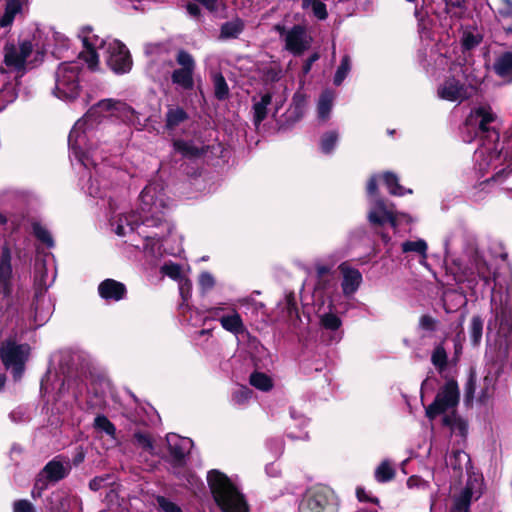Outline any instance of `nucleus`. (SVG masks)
<instances>
[{
    "label": "nucleus",
    "instance_id": "1",
    "mask_svg": "<svg viewBox=\"0 0 512 512\" xmlns=\"http://www.w3.org/2000/svg\"><path fill=\"white\" fill-rule=\"evenodd\" d=\"M136 114V111L124 102L104 99L92 106L72 127L68 137L70 158L72 161H78L85 168L94 167V174L91 175L87 187L92 197L106 196L108 190L119 185L127 176L121 169L104 162L97 163L99 159H103L102 152L98 151L96 129L98 120L115 116L132 125H141Z\"/></svg>",
    "mask_w": 512,
    "mask_h": 512
},
{
    "label": "nucleus",
    "instance_id": "2",
    "mask_svg": "<svg viewBox=\"0 0 512 512\" xmlns=\"http://www.w3.org/2000/svg\"><path fill=\"white\" fill-rule=\"evenodd\" d=\"M494 318L487 326V373L477 386L474 372L465 387V401L487 404L494 396L495 384L501 369L512 357V286L492 296Z\"/></svg>",
    "mask_w": 512,
    "mask_h": 512
},
{
    "label": "nucleus",
    "instance_id": "3",
    "mask_svg": "<svg viewBox=\"0 0 512 512\" xmlns=\"http://www.w3.org/2000/svg\"><path fill=\"white\" fill-rule=\"evenodd\" d=\"M170 207L171 201L164 192L163 184L153 181L140 194L139 211L120 215L112 222V226L119 236L136 229L145 241L143 251L149 256H157L161 251V242L173 229L166 218Z\"/></svg>",
    "mask_w": 512,
    "mask_h": 512
},
{
    "label": "nucleus",
    "instance_id": "4",
    "mask_svg": "<svg viewBox=\"0 0 512 512\" xmlns=\"http://www.w3.org/2000/svg\"><path fill=\"white\" fill-rule=\"evenodd\" d=\"M496 115L489 106H479L471 111L466 119L465 126L476 135H485L486 140L475 151V169L481 177L485 176L490 168L497 169L502 164V148H499V133L492 124Z\"/></svg>",
    "mask_w": 512,
    "mask_h": 512
},
{
    "label": "nucleus",
    "instance_id": "5",
    "mask_svg": "<svg viewBox=\"0 0 512 512\" xmlns=\"http://www.w3.org/2000/svg\"><path fill=\"white\" fill-rule=\"evenodd\" d=\"M79 37L84 47L79 58L84 60L91 70L97 69L101 52L113 72L124 74L130 71L132 59L129 50L123 43L115 39L105 41L96 35L90 27L83 28Z\"/></svg>",
    "mask_w": 512,
    "mask_h": 512
},
{
    "label": "nucleus",
    "instance_id": "6",
    "mask_svg": "<svg viewBox=\"0 0 512 512\" xmlns=\"http://www.w3.org/2000/svg\"><path fill=\"white\" fill-rule=\"evenodd\" d=\"M212 496L222 512H249L244 495L236 483L218 470L207 474Z\"/></svg>",
    "mask_w": 512,
    "mask_h": 512
},
{
    "label": "nucleus",
    "instance_id": "7",
    "mask_svg": "<svg viewBox=\"0 0 512 512\" xmlns=\"http://www.w3.org/2000/svg\"><path fill=\"white\" fill-rule=\"evenodd\" d=\"M479 82L468 74L467 67L454 64L450 74L438 84L436 95L441 100L460 104L472 97Z\"/></svg>",
    "mask_w": 512,
    "mask_h": 512
},
{
    "label": "nucleus",
    "instance_id": "8",
    "mask_svg": "<svg viewBox=\"0 0 512 512\" xmlns=\"http://www.w3.org/2000/svg\"><path fill=\"white\" fill-rule=\"evenodd\" d=\"M80 72L78 61L61 63L55 74L54 95L63 101L76 99L81 92Z\"/></svg>",
    "mask_w": 512,
    "mask_h": 512
},
{
    "label": "nucleus",
    "instance_id": "9",
    "mask_svg": "<svg viewBox=\"0 0 512 512\" xmlns=\"http://www.w3.org/2000/svg\"><path fill=\"white\" fill-rule=\"evenodd\" d=\"M459 388L454 380L447 381L437 392L434 401L426 408V416L435 419L439 415L455 413L459 403Z\"/></svg>",
    "mask_w": 512,
    "mask_h": 512
},
{
    "label": "nucleus",
    "instance_id": "10",
    "mask_svg": "<svg viewBox=\"0 0 512 512\" xmlns=\"http://www.w3.org/2000/svg\"><path fill=\"white\" fill-rule=\"evenodd\" d=\"M30 347L27 344H17L7 340L0 348L1 360L6 369L11 370L15 380L22 377L25 362L28 359Z\"/></svg>",
    "mask_w": 512,
    "mask_h": 512
},
{
    "label": "nucleus",
    "instance_id": "11",
    "mask_svg": "<svg viewBox=\"0 0 512 512\" xmlns=\"http://www.w3.org/2000/svg\"><path fill=\"white\" fill-rule=\"evenodd\" d=\"M300 512H337V499L326 487L312 488L306 492Z\"/></svg>",
    "mask_w": 512,
    "mask_h": 512
},
{
    "label": "nucleus",
    "instance_id": "12",
    "mask_svg": "<svg viewBox=\"0 0 512 512\" xmlns=\"http://www.w3.org/2000/svg\"><path fill=\"white\" fill-rule=\"evenodd\" d=\"M368 219L370 223L377 225L389 222L393 228H397L402 221L407 223L412 221L409 215L395 212L392 208H388L382 199H374L370 202Z\"/></svg>",
    "mask_w": 512,
    "mask_h": 512
},
{
    "label": "nucleus",
    "instance_id": "13",
    "mask_svg": "<svg viewBox=\"0 0 512 512\" xmlns=\"http://www.w3.org/2000/svg\"><path fill=\"white\" fill-rule=\"evenodd\" d=\"M32 50L33 46L30 41H21L18 45L7 43L4 47L5 65L11 70H23Z\"/></svg>",
    "mask_w": 512,
    "mask_h": 512
},
{
    "label": "nucleus",
    "instance_id": "14",
    "mask_svg": "<svg viewBox=\"0 0 512 512\" xmlns=\"http://www.w3.org/2000/svg\"><path fill=\"white\" fill-rule=\"evenodd\" d=\"M176 60L181 68L174 70L172 73V82L185 90L192 89L195 69L193 57L188 52L181 50L178 52Z\"/></svg>",
    "mask_w": 512,
    "mask_h": 512
},
{
    "label": "nucleus",
    "instance_id": "15",
    "mask_svg": "<svg viewBox=\"0 0 512 512\" xmlns=\"http://www.w3.org/2000/svg\"><path fill=\"white\" fill-rule=\"evenodd\" d=\"M285 48L294 55H300L310 47L311 36L302 26H294L284 35Z\"/></svg>",
    "mask_w": 512,
    "mask_h": 512
},
{
    "label": "nucleus",
    "instance_id": "16",
    "mask_svg": "<svg viewBox=\"0 0 512 512\" xmlns=\"http://www.w3.org/2000/svg\"><path fill=\"white\" fill-rule=\"evenodd\" d=\"M341 273V289L345 297L351 298L360 288L363 277L361 272L350 266L347 262H343L338 266Z\"/></svg>",
    "mask_w": 512,
    "mask_h": 512
},
{
    "label": "nucleus",
    "instance_id": "17",
    "mask_svg": "<svg viewBox=\"0 0 512 512\" xmlns=\"http://www.w3.org/2000/svg\"><path fill=\"white\" fill-rule=\"evenodd\" d=\"M12 279L11 253L8 247H4L0 259V293L5 296L11 293Z\"/></svg>",
    "mask_w": 512,
    "mask_h": 512
},
{
    "label": "nucleus",
    "instance_id": "18",
    "mask_svg": "<svg viewBox=\"0 0 512 512\" xmlns=\"http://www.w3.org/2000/svg\"><path fill=\"white\" fill-rule=\"evenodd\" d=\"M98 293L106 301H120L125 297L126 287L114 279H106L99 284Z\"/></svg>",
    "mask_w": 512,
    "mask_h": 512
},
{
    "label": "nucleus",
    "instance_id": "19",
    "mask_svg": "<svg viewBox=\"0 0 512 512\" xmlns=\"http://www.w3.org/2000/svg\"><path fill=\"white\" fill-rule=\"evenodd\" d=\"M219 322L224 330L236 336L243 334L246 330L241 315L234 307L229 308L228 314L220 316Z\"/></svg>",
    "mask_w": 512,
    "mask_h": 512
},
{
    "label": "nucleus",
    "instance_id": "20",
    "mask_svg": "<svg viewBox=\"0 0 512 512\" xmlns=\"http://www.w3.org/2000/svg\"><path fill=\"white\" fill-rule=\"evenodd\" d=\"M166 440L170 453L177 459L184 458L192 448L191 439L181 437L177 434H168Z\"/></svg>",
    "mask_w": 512,
    "mask_h": 512
},
{
    "label": "nucleus",
    "instance_id": "21",
    "mask_svg": "<svg viewBox=\"0 0 512 512\" xmlns=\"http://www.w3.org/2000/svg\"><path fill=\"white\" fill-rule=\"evenodd\" d=\"M335 92L332 90H324L317 101V118L321 122H326L332 113Z\"/></svg>",
    "mask_w": 512,
    "mask_h": 512
},
{
    "label": "nucleus",
    "instance_id": "22",
    "mask_svg": "<svg viewBox=\"0 0 512 512\" xmlns=\"http://www.w3.org/2000/svg\"><path fill=\"white\" fill-rule=\"evenodd\" d=\"M443 425L449 427L452 435L459 437L461 441L466 439L468 433V424L465 419L456 413L447 414L443 417Z\"/></svg>",
    "mask_w": 512,
    "mask_h": 512
},
{
    "label": "nucleus",
    "instance_id": "23",
    "mask_svg": "<svg viewBox=\"0 0 512 512\" xmlns=\"http://www.w3.org/2000/svg\"><path fill=\"white\" fill-rule=\"evenodd\" d=\"M27 3L28 0H6L4 13L0 17V27L11 26L15 17L22 12Z\"/></svg>",
    "mask_w": 512,
    "mask_h": 512
},
{
    "label": "nucleus",
    "instance_id": "24",
    "mask_svg": "<svg viewBox=\"0 0 512 512\" xmlns=\"http://www.w3.org/2000/svg\"><path fill=\"white\" fill-rule=\"evenodd\" d=\"M495 73L506 83L512 82V52L500 55L493 65Z\"/></svg>",
    "mask_w": 512,
    "mask_h": 512
},
{
    "label": "nucleus",
    "instance_id": "25",
    "mask_svg": "<svg viewBox=\"0 0 512 512\" xmlns=\"http://www.w3.org/2000/svg\"><path fill=\"white\" fill-rule=\"evenodd\" d=\"M69 472V464L60 461H50L43 469L42 475L51 481H58L64 478Z\"/></svg>",
    "mask_w": 512,
    "mask_h": 512
},
{
    "label": "nucleus",
    "instance_id": "26",
    "mask_svg": "<svg viewBox=\"0 0 512 512\" xmlns=\"http://www.w3.org/2000/svg\"><path fill=\"white\" fill-rule=\"evenodd\" d=\"M251 386L262 392H269L274 387V380L264 372L255 371L249 377Z\"/></svg>",
    "mask_w": 512,
    "mask_h": 512
},
{
    "label": "nucleus",
    "instance_id": "27",
    "mask_svg": "<svg viewBox=\"0 0 512 512\" xmlns=\"http://www.w3.org/2000/svg\"><path fill=\"white\" fill-rule=\"evenodd\" d=\"M272 97L269 93L261 96L259 101H255L253 104V121L255 126H259L260 123L266 118L268 112V106L271 104Z\"/></svg>",
    "mask_w": 512,
    "mask_h": 512
},
{
    "label": "nucleus",
    "instance_id": "28",
    "mask_svg": "<svg viewBox=\"0 0 512 512\" xmlns=\"http://www.w3.org/2000/svg\"><path fill=\"white\" fill-rule=\"evenodd\" d=\"M469 463V455L459 449L453 451L446 459L447 466L451 467L456 472H461Z\"/></svg>",
    "mask_w": 512,
    "mask_h": 512
},
{
    "label": "nucleus",
    "instance_id": "29",
    "mask_svg": "<svg viewBox=\"0 0 512 512\" xmlns=\"http://www.w3.org/2000/svg\"><path fill=\"white\" fill-rule=\"evenodd\" d=\"M482 41V34L477 28H465L461 36V44L464 50H471Z\"/></svg>",
    "mask_w": 512,
    "mask_h": 512
},
{
    "label": "nucleus",
    "instance_id": "30",
    "mask_svg": "<svg viewBox=\"0 0 512 512\" xmlns=\"http://www.w3.org/2000/svg\"><path fill=\"white\" fill-rule=\"evenodd\" d=\"M381 179L392 195L403 196L406 193H412V190H406L399 184L398 177L393 173L386 172L381 175Z\"/></svg>",
    "mask_w": 512,
    "mask_h": 512
},
{
    "label": "nucleus",
    "instance_id": "31",
    "mask_svg": "<svg viewBox=\"0 0 512 512\" xmlns=\"http://www.w3.org/2000/svg\"><path fill=\"white\" fill-rule=\"evenodd\" d=\"M352 69V59L349 55H344L341 58L340 64L336 69L333 83L335 86H340L346 77L349 75L350 71Z\"/></svg>",
    "mask_w": 512,
    "mask_h": 512
},
{
    "label": "nucleus",
    "instance_id": "32",
    "mask_svg": "<svg viewBox=\"0 0 512 512\" xmlns=\"http://www.w3.org/2000/svg\"><path fill=\"white\" fill-rule=\"evenodd\" d=\"M94 428L99 432L105 433L112 441L116 442V428L106 416L98 415L94 419Z\"/></svg>",
    "mask_w": 512,
    "mask_h": 512
},
{
    "label": "nucleus",
    "instance_id": "33",
    "mask_svg": "<svg viewBox=\"0 0 512 512\" xmlns=\"http://www.w3.org/2000/svg\"><path fill=\"white\" fill-rule=\"evenodd\" d=\"M374 475L378 482H388L394 478L395 469L389 460H384L377 466Z\"/></svg>",
    "mask_w": 512,
    "mask_h": 512
},
{
    "label": "nucleus",
    "instance_id": "34",
    "mask_svg": "<svg viewBox=\"0 0 512 512\" xmlns=\"http://www.w3.org/2000/svg\"><path fill=\"white\" fill-rule=\"evenodd\" d=\"M243 22L236 18L226 22L221 27V37L225 39L236 38L243 31Z\"/></svg>",
    "mask_w": 512,
    "mask_h": 512
},
{
    "label": "nucleus",
    "instance_id": "35",
    "mask_svg": "<svg viewBox=\"0 0 512 512\" xmlns=\"http://www.w3.org/2000/svg\"><path fill=\"white\" fill-rule=\"evenodd\" d=\"M302 8L311 12L319 20L327 17L326 5L320 0H302Z\"/></svg>",
    "mask_w": 512,
    "mask_h": 512
},
{
    "label": "nucleus",
    "instance_id": "36",
    "mask_svg": "<svg viewBox=\"0 0 512 512\" xmlns=\"http://www.w3.org/2000/svg\"><path fill=\"white\" fill-rule=\"evenodd\" d=\"M187 118L186 112L180 107H170L166 114V127L173 129Z\"/></svg>",
    "mask_w": 512,
    "mask_h": 512
},
{
    "label": "nucleus",
    "instance_id": "37",
    "mask_svg": "<svg viewBox=\"0 0 512 512\" xmlns=\"http://www.w3.org/2000/svg\"><path fill=\"white\" fill-rule=\"evenodd\" d=\"M339 135L336 131H328L324 133L320 140V149L324 154H331L337 143Z\"/></svg>",
    "mask_w": 512,
    "mask_h": 512
},
{
    "label": "nucleus",
    "instance_id": "38",
    "mask_svg": "<svg viewBox=\"0 0 512 512\" xmlns=\"http://www.w3.org/2000/svg\"><path fill=\"white\" fill-rule=\"evenodd\" d=\"M18 96L15 85L11 83L5 84L0 90V111L5 108L6 105L14 102Z\"/></svg>",
    "mask_w": 512,
    "mask_h": 512
},
{
    "label": "nucleus",
    "instance_id": "39",
    "mask_svg": "<svg viewBox=\"0 0 512 512\" xmlns=\"http://www.w3.org/2000/svg\"><path fill=\"white\" fill-rule=\"evenodd\" d=\"M214 93L217 99L224 100L229 95V87L226 83L225 78L220 73L213 75Z\"/></svg>",
    "mask_w": 512,
    "mask_h": 512
},
{
    "label": "nucleus",
    "instance_id": "40",
    "mask_svg": "<svg viewBox=\"0 0 512 512\" xmlns=\"http://www.w3.org/2000/svg\"><path fill=\"white\" fill-rule=\"evenodd\" d=\"M402 251L404 253L415 252L421 255L424 259L427 257V243L423 239L415 241H406L402 243Z\"/></svg>",
    "mask_w": 512,
    "mask_h": 512
},
{
    "label": "nucleus",
    "instance_id": "41",
    "mask_svg": "<svg viewBox=\"0 0 512 512\" xmlns=\"http://www.w3.org/2000/svg\"><path fill=\"white\" fill-rule=\"evenodd\" d=\"M447 353L442 345H438L432 352L431 362L435 368L442 372L447 366Z\"/></svg>",
    "mask_w": 512,
    "mask_h": 512
},
{
    "label": "nucleus",
    "instance_id": "42",
    "mask_svg": "<svg viewBox=\"0 0 512 512\" xmlns=\"http://www.w3.org/2000/svg\"><path fill=\"white\" fill-rule=\"evenodd\" d=\"M337 286L336 275L316 276L315 289L316 291L328 292Z\"/></svg>",
    "mask_w": 512,
    "mask_h": 512
},
{
    "label": "nucleus",
    "instance_id": "43",
    "mask_svg": "<svg viewBox=\"0 0 512 512\" xmlns=\"http://www.w3.org/2000/svg\"><path fill=\"white\" fill-rule=\"evenodd\" d=\"M320 324L327 330L335 331L340 328L342 321L336 314L329 312L320 316Z\"/></svg>",
    "mask_w": 512,
    "mask_h": 512
},
{
    "label": "nucleus",
    "instance_id": "44",
    "mask_svg": "<svg viewBox=\"0 0 512 512\" xmlns=\"http://www.w3.org/2000/svg\"><path fill=\"white\" fill-rule=\"evenodd\" d=\"M483 321L479 316H473L470 323V338L474 345L479 344L482 338Z\"/></svg>",
    "mask_w": 512,
    "mask_h": 512
},
{
    "label": "nucleus",
    "instance_id": "45",
    "mask_svg": "<svg viewBox=\"0 0 512 512\" xmlns=\"http://www.w3.org/2000/svg\"><path fill=\"white\" fill-rule=\"evenodd\" d=\"M473 496L470 488H466L459 498L456 499L454 508L451 512H468L470 500Z\"/></svg>",
    "mask_w": 512,
    "mask_h": 512
},
{
    "label": "nucleus",
    "instance_id": "46",
    "mask_svg": "<svg viewBox=\"0 0 512 512\" xmlns=\"http://www.w3.org/2000/svg\"><path fill=\"white\" fill-rule=\"evenodd\" d=\"M33 233L37 239L46 244L47 247L51 248L54 246V241L50 232L40 223H33Z\"/></svg>",
    "mask_w": 512,
    "mask_h": 512
},
{
    "label": "nucleus",
    "instance_id": "47",
    "mask_svg": "<svg viewBox=\"0 0 512 512\" xmlns=\"http://www.w3.org/2000/svg\"><path fill=\"white\" fill-rule=\"evenodd\" d=\"M161 271L164 275L170 277L173 280H180L185 276L182 267L176 263L168 262L161 267Z\"/></svg>",
    "mask_w": 512,
    "mask_h": 512
},
{
    "label": "nucleus",
    "instance_id": "48",
    "mask_svg": "<svg viewBox=\"0 0 512 512\" xmlns=\"http://www.w3.org/2000/svg\"><path fill=\"white\" fill-rule=\"evenodd\" d=\"M252 397V391L245 386H240L232 394V401L235 404L243 405L247 403Z\"/></svg>",
    "mask_w": 512,
    "mask_h": 512
},
{
    "label": "nucleus",
    "instance_id": "49",
    "mask_svg": "<svg viewBox=\"0 0 512 512\" xmlns=\"http://www.w3.org/2000/svg\"><path fill=\"white\" fill-rule=\"evenodd\" d=\"M335 261H317L315 263V273L316 276H328V275H336V271L334 269Z\"/></svg>",
    "mask_w": 512,
    "mask_h": 512
},
{
    "label": "nucleus",
    "instance_id": "50",
    "mask_svg": "<svg viewBox=\"0 0 512 512\" xmlns=\"http://www.w3.org/2000/svg\"><path fill=\"white\" fill-rule=\"evenodd\" d=\"M134 438H135L136 444L140 448H142L144 451H146L150 454L154 453V446H153L152 440L147 434L139 432L134 435Z\"/></svg>",
    "mask_w": 512,
    "mask_h": 512
},
{
    "label": "nucleus",
    "instance_id": "51",
    "mask_svg": "<svg viewBox=\"0 0 512 512\" xmlns=\"http://www.w3.org/2000/svg\"><path fill=\"white\" fill-rule=\"evenodd\" d=\"M215 285V279L209 272H202L199 276V286L202 293H207Z\"/></svg>",
    "mask_w": 512,
    "mask_h": 512
},
{
    "label": "nucleus",
    "instance_id": "52",
    "mask_svg": "<svg viewBox=\"0 0 512 512\" xmlns=\"http://www.w3.org/2000/svg\"><path fill=\"white\" fill-rule=\"evenodd\" d=\"M174 146L176 150L186 156H197L200 154V150L198 148L185 141H176Z\"/></svg>",
    "mask_w": 512,
    "mask_h": 512
},
{
    "label": "nucleus",
    "instance_id": "53",
    "mask_svg": "<svg viewBox=\"0 0 512 512\" xmlns=\"http://www.w3.org/2000/svg\"><path fill=\"white\" fill-rule=\"evenodd\" d=\"M512 174V167L508 165L507 168L497 170L490 178L486 179L485 182L503 183Z\"/></svg>",
    "mask_w": 512,
    "mask_h": 512
},
{
    "label": "nucleus",
    "instance_id": "54",
    "mask_svg": "<svg viewBox=\"0 0 512 512\" xmlns=\"http://www.w3.org/2000/svg\"><path fill=\"white\" fill-rule=\"evenodd\" d=\"M179 284V292L181 297L184 301L188 300L191 296L192 291V283L191 281L186 277H182V279L177 281Z\"/></svg>",
    "mask_w": 512,
    "mask_h": 512
},
{
    "label": "nucleus",
    "instance_id": "55",
    "mask_svg": "<svg viewBox=\"0 0 512 512\" xmlns=\"http://www.w3.org/2000/svg\"><path fill=\"white\" fill-rule=\"evenodd\" d=\"M378 179H381V175H374L369 179L367 183V193L370 202H372L374 199H380L377 194Z\"/></svg>",
    "mask_w": 512,
    "mask_h": 512
},
{
    "label": "nucleus",
    "instance_id": "56",
    "mask_svg": "<svg viewBox=\"0 0 512 512\" xmlns=\"http://www.w3.org/2000/svg\"><path fill=\"white\" fill-rule=\"evenodd\" d=\"M407 486L408 488L410 489H423V490H426L429 488V482L426 481V480H423L421 477L419 476H411L408 478L407 480Z\"/></svg>",
    "mask_w": 512,
    "mask_h": 512
},
{
    "label": "nucleus",
    "instance_id": "57",
    "mask_svg": "<svg viewBox=\"0 0 512 512\" xmlns=\"http://www.w3.org/2000/svg\"><path fill=\"white\" fill-rule=\"evenodd\" d=\"M157 502L164 512H182L181 508L165 497H158Z\"/></svg>",
    "mask_w": 512,
    "mask_h": 512
},
{
    "label": "nucleus",
    "instance_id": "58",
    "mask_svg": "<svg viewBox=\"0 0 512 512\" xmlns=\"http://www.w3.org/2000/svg\"><path fill=\"white\" fill-rule=\"evenodd\" d=\"M437 321L429 315H423L419 320V326L426 331H434Z\"/></svg>",
    "mask_w": 512,
    "mask_h": 512
},
{
    "label": "nucleus",
    "instance_id": "59",
    "mask_svg": "<svg viewBox=\"0 0 512 512\" xmlns=\"http://www.w3.org/2000/svg\"><path fill=\"white\" fill-rule=\"evenodd\" d=\"M14 512H34V507L28 500H18L13 505Z\"/></svg>",
    "mask_w": 512,
    "mask_h": 512
},
{
    "label": "nucleus",
    "instance_id": "60",
    "mask_svg": "<svg viewBox=\"0 0 512 512\" xmlns=\"http://www.w3.org/2000/svg\"><path fill=\"white\" fill-rule=\"evenodd\" d=\"M290 416L292 420L295 422L296 426L304 428L308 424V419L301 413L295 411L294 409L290 410Z\"/></svg>",
    "mask_w": 512,
    "mask_h": 512
},
{
    "label": "nucleus",
    "instance_id": "61",
    "mask_svg": "<svg viewBox=\"0 0 512 512\" xmlns=\"http://www.w3.org/2000/svg\"><path fill=\"white\" fill-rule=\"evenodd\" d=\"M226 308L224 307V304H217L213 307H210L207 309V312L214 318H217L219 320V317L222 316V312Z\"/></svg>",
    "mask_w": 512,
    "mask_h": 512
},
{
    "label": "nucleus",
    "instance_id": "62",
    "mask_svg": "<svg viewBox=\"0 0 512 512\" xmlns=\"http://www.w3.org/2000/svg\"><path fill=\"white\" fill-rule=\"evenodd\" d=\"M187 11L189 13V15H191L192 17H197L199 16L200 14V9H199V6L196 4V3H188L187 4Z\"/></svg>",
    "mask_w": 512,
    "mask_h": 512
},
{
    "label": "nucleus",
    "instance_id": "63",
    "mask_svg": "<svg viewBox=\"0 0 512 512\" xmlns=\"http://www.w3.org/2000/svg\"><path fill=\"white\" fill-rule=\"evenodd\" d=\"M319 59V55L318 54H313L310 56V58L308 59L306 65H305V72H308L311 68V65L317 61Z\"/></svg>",
    "mask_w": 512,
    "mask_h": 512
},
{
    "label": "nucleus",
    "instance_id": "64",
    "mask_svg": "<svg viewBox=\"0 0 512 512\" xmlns=\"http://www.w3.org/2000/svg\"><path fill=\"white\" fill-rule=\"evenodd\" d=\"M357 497H358V499L360 501H366L367 500L365 491L363 489H361V488L357 489Z\"/></svg>",
    "mask_w": 512,
    "mask_h": 512
}]
</instances>
